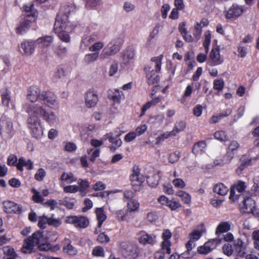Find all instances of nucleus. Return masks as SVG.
<instances>
[{
  "label": "nucleus",
  "instance_id": "1",
  "mask_svg": "<svg viewBox=\"0 0 259 259\" xmlns=\"http://www.w3.org/2000/svg\"><path fill=\"white\" fill-rule=\"evenodd\" d=\"M41 92L36 86L30 87L28 91L27 99L31 103L37 102L34 104H25L23 108L28 113L27 119L28 128L32 135L36 138L40 137L43 134L40 120L38 117L42 118L50 125L53 126L59 123V118L55 112H49L46 106L39 104Z\"/></svg>",
  "mask_w": 259,
  "mask_h": 259
},
{
  "label": "nucleus",
  "instance_id": "2",
  "mask_svg": "<svg viewBox=\"0 0 259 259\" xmlns=\"http://www.w3.org/2000/svg\"><path fill=\"white\" fill-rule=\"evenodd\" d=\"M163 57V55L152 57L151 59V63L144 67L147 82L149 85L154 84L159 81V78L157 73L161 70Z\"/></svg>",
  "mask_w": 259,
  "mask_h": 259
},
{
  "label": "nucleus",
  "instance_id": "3",
  "mask_svg": "<svg viewBox=\"0 0 259 259\" xmlns=\"http://www.w3.org/2000/svg\"><path fill=\"white\" fill-rule=\"evenodd\" d=\"M64 19H63L60 15L56 17L54 30L61 40L69 42L70 37L68 33L72 29L70 27L71 24H67L66 17Z\"/></svg>",
  "mask_w": 259,
  "mask_h": 259
},
{
  "label": "nucleus",
  "instance_id": "4",
  "mask_svg": "<svg viewBox=\"0 0 259 259\" xmlns=\"http://www.w3.org/2000/svg\"><path fill=\"white\" fill-rule=\"evenodd\" d=\"M44 241V234L40 231L35 232L32 236L24 240L23 246L21 249L23 253H31L33 251L34 247L38 243Z\"/></svg>",
  "mask_w": 259,
  "mask_h": 259
},
{
  "label": "nucleus",
  "instance_id": "5",
  "mask_svg": "<svg viewBox=\"0 0 259 259\" xmlns=\"http://www.w3.org/2000/svg\"><path fill=\"white\" fill-rule=\"evenodd\" d=\"M172 236L171 232L168 229H165L162 234L163 240L161 243V250L155 252L154 254L155 259H164V251L169 254L171 252V242L170 239Z\"/></svg>",
  "mask_w": 259,
  "mask_h": 259
},
{
  "label": "nucleus",
  "instance_id": "6",
  "mask_svg": "<svg viewBox=\"0 0 259 259\" xmlns=\"http://www.w3.org/2000/svg\"><path fill=\"white\" fill-rule=\"evenodd\" d=\"M36 18L34 16L26 15L16 28L17 34L21 35L27 32L29 29L36 30L38 26L36 23Z\"/></svg>",
  "mask_w": 259,
  "mask_h": 259
},
{
  "label": "nucleus",
  "instance_id": "7",
  "mask_svg": "<svg viewBox=\"0 0 259 259\" xmlns=\"http://www.w3.org/2000/svg\"><path fill=\"white\" fill-rule=\"evenodd\" d=\"M120 248L122 254L127 259H136L139 255L138 247L130 242H121Z\"/></svg>",
  "mask_w": 259,
  "mask_h": 259
},
{
  "label": "nucleus",
  "instance_id": "8",
  "mask_svg": "<svg viewBox=\"0 0 259 259\" xmlns=\"http://www.w3.org/2000/svg\"><path fill=\"white\" fill-rule=\"evenodd\" d=\"M242 196L243 200L240 205L241 211L243 213H251L255 217L258 216L259 211L255 207V201L250 197L246 196L244 193H242Z\"/></svg>",
  "mask_w": 259,
  "mask_h": 259
},
{
  "label": "nucleus",
  "instance_id": "9",
  "mask_svg": "<svg viewBox=\"0 0 259 259\" xmlns=\"http://www.w3.org/2000/svg\"><path fill=\"white\" fill-rule=\"evenodd\" d=\"M39 104L46 105L50 108H56L59 106V102L56 95L50 91H43L40 96Z\"/></svg>",
  "mask_w": 259,
  "mask_h": 259
},
{
  "label": "nucleus",
  "instance_id": "10",
  "mask_svg": "<svg viewBox=\"0 0 259 259\" xmlns=\"http://www.w3.org/2000/svg\"><path fill=\"white\" fill-rule=\"evenodd\" d=\"M120 46L116 39L112 40L102 50L100 57L101 59H105L111 56L116 54L119 51Z\"/></svg>",
  "mask_w": 259,
  "mask_h": 259
},
{
  "label": "nucleus",
  "instance_id": "11",
  "mask_svg": "<svg viewBox=\"0 0 259 259\" xmlns=\"http://www.w3.org/2000/svg\"><path fill=\"white\" fill-rule=\"evenodd\" d=\"M67 224L73 225L77 228H85L89 224V220L82 216H68L65 220Z\"/></svg>",
  "mask_w": 259,
  "mask_h": 259
},
{
  "label": "nucleus",
  "instance_id": "12",
  "mask_svg": "<svg viewBox=\"0 0 259 259\" xmlns=\"http://www.w3.org/2000/svg\"><path fill=\"white\" fill-rule=\"evenodd\" d=\"M131 183L135 191H139L140 187L144 182V178L140 174V169L138 166H134L133 169V174L130 176Z\"/></svg>",
  "mask_w": 259,
  "mask_h": 259
},
{
  "label": "nucleus",
  "instance_id": "13",
  "mask_svg": "<svg viewBox=\"0 0 259 259\" xmlns=\"http://www.w3.org/2000/svg\"><path fill=\"white\" fill-rule=\"evenodd\" d=\"M222 238H215L205 242L203 246L197 248V251L200 254H206L210 252L212 250L221 243Z\"/></svg>",
  "mask_w": 259,
  "mask_h": 259
},
{
  "label": "nucleus",
  "instance_id": "14",
  "mask_svg": "<svg viewBox=\"0 0 259 259\" xmlns=\"http://www.w3.org/2000/svg\"><path fill=\"white\" fill-rule=\"evenodd\" d=\"M98 102V96L96 91L90 89L85 94V104L88 108H92L97 105Z\"/></svg>",
  "mask_w": 259,
  "mask_h": 259
},
{
  "label": "nucleus",
  "instance_id": "15",
  "mask_svg": "<svg viewBox=\"0 0 259 259\" xmlns=\"http://www.w3.org/2000/svg\"><path fill=\"white\" fill-rule=\"evenodd\" d=\"M119 135H116L115 136L112 133H109L103 137V140H109L112 146L110 147L111 151L114 152L117 148L121 146L122 141L119 138Z\"/></svg>",
  "mask_w": 259,
  "mask_h": 259
},
{
  "label": "nucleus",
  "instance_id": "16",
  "mask_svg": "<svg viewBox=\"0 0 259 259\" xmlns=\"http://www.w3.org/2000/svg\"><path fill=\"white\" fill-rule=\"evenodd\" d=\"M209 57L208 64L211 66L219 65L223 62V58L220 56V49L218 48L212 49Z\"/></svg>",
  "mask_w": 259,
  "mask_h": 259
},
{
  "label": "nucleus",
  "instance_id": "17",
  "mask_svg": "<svg viewBox=\"0 0 259 259\" xmlns=\"http://www.w3.org/2000/svg\"><path fill=\"white\" fill-rule=\"evenodd\" d=\"M139 241L141 244L144 245L149 244L153 245L157 242L156 236L153 234H148L144 231H142L140 232Z\"/></svg>",
  "mask_w": 259,
  "mask_h": 259
},
{
  "label": "nucleus",
  "instance_id": "18",
  "mask_svg": "<svg viewBox=\"0 0 259 259\" xmlns=\"http://www.w3.org/2000/svg\"><path fill=\"white\" fill-rule=\"evenodd\" d=\"M36 41L31 40H24L21 42L19 50L21 52L27 55H30L33 53L35 47Z\"/></svg>",
  "mask_w": 259,
  "mask_h": 259
},
{
  "label": "nucleus",
  "instance_id": "19",
  "mask_svg": "<svg viewBox=\"0 0 259 259\" xmlns=\"http://www.w3.org/2000/svg\"><path fill=\"white\" fill-rule=\"evenodd\" d=\"M243 11L244 10L242 6L233 5L228 11L226 14V17L228 19L236 18L240 16Z\"/></svg>",
  "mask_w": 259,
  "mask_h": 259
},
{
  "label": "nucleus",
  "instance_id": "20",
  "mask_svg": "<svg viewBox=\"0 0 259 259\" xmlns=\"http://www.w3.org/2000/svg\"><path fill=\"white\" fill-rule=\"evenodd\" d=\"M99 38V35L97 33H94L89 36H85L82 37L81 44L80 49L82 50H85L92 43Z\"/></svg>",
  "mask_w": 259,
  "mask_h": 259
},
{
  "label": "nucleus",
  "instance_id": "21",
  "mask_svg": "<svg viewBox=\"0 0 259 259\" xmlns=\"http://www.w3.org/2000/svg\"><path fill=\"white\" fill-rule=\"evenodd\" d=\"M3 205L5 211L9 213L13 212L16 213H19L22 211L21 206L12 201H5Z\"/></svg>",
  "mask_w": 259,
  "mask_h": 259
},
{
  "label": "nucleus",
  "instance_id": "22",
  "mask_svg": "<svg viewBox=\"0 0 259 259\" xmlns=\"http://www.w3.org/2000/svg\"><path fill=\"white\" fill-rule=\"evenodd\" d=\"M75 9V7L73 5H69L66 6L64 7H62L61 9L57 16H58L60 15L61 17L63 19H65L64 18L66 17L67 24H70V23L68 21V15L70 14L71 12H74Z\"/></svg>",
  "mask_w": 259,
  "mask_h": 259
},
{
  "label": "nucleus",
  "instance_id": "23",
  "mask_svg": "<svg viewBox=\"0 0 259 259\" xmlns=\"http://www.w3.org/2000/svg\"><path fill=\"white\" fill-rule=\"evenodd\" d=\"M233 246L235 251L238 256H243L245 255V248L244 246V242L241 238H237L236 240H234Z\"/></svg>",
  "mask_w": 259,
  "mask_h": 259
},
{
  "label": "nucleus",
  "instance_id": "24",
  "mask_svg": "<svg viewBox=\"0 0 259 259\" xmlns=\"http://www.w3.org/2000/svg\"><path fill=\"white\" fill-rule=\"evenodd\" d=\"M23 166L27 167L29 170L32 169L33 168V162L30 160H26L24 157H21L18 159L16 167L18 170L23 171Z\"/></svg>",
  "mask_w": 259,
  "mask_h": 259
},
{
  "label": "nucleus",
  "instance_id": "25",
  "mask_svg": "<svg viewBox=\"0 0 259 259\" xmlns=\"http://www.w3.org/2000/svg\"><path fill=\"white\" fill-rule=\"evenodd\" d=\"M231 223L229 222H222L217 226L215 234L220 238V235L225 232H228L231 229Z\"/></svg>",
  "mask_w": 259,
  "mask_h": 259
},
{
  "label": "nucleus",
  "instance_id": "26",
  "mask_svg": "<svg viewBox=\"0 0 259 259\" xmlns=\"http://www.w3.org/2000/svg\"><path fill=\"white\" fill-rule=\"evenodd\" d=\"M135 56V52L132 48H128L126 49L122 53V62L124 64L128 63L133 60Z\"/></svg>",
  "mask_w": 259,
  "mask_h": 259
},
{
  "label": "nucleus",
  "instance_id": "27",
  "mask_svg": "<svg viewBox=\"0 0 259 259\" xmlns=\"http://www.w3.org/2000/svg\"><path fill=\"white\" fill-rule=\"evenodd\" d=\"M2 250H3L4 254L7 256V259H19L17 254L13 247L10 246H6L2 249H0V252Z\"/></svg>",
  "mask_w": 259,
  "mask_h": 259
},
{
  "label": "nucleus",
  "instance_id": "28",
  "mask_svg": "<svg viewBox=\"0 0 259 259\" xmlns=\"http://www.w3.org/2000/svg\"><path fill=\"white\" fill-rule=\"evenodd\" d=\"M63 251L71 255H74L77 253L76 249L71 245L70 240L67 238L64 240Z\"/></svg>",
  "mask_w": 259,
  "mask_h": 259
},
{
  "label": "nucleus",
  "instance_id": "29",
  "mask_svg": "<svg viewBox=\"0 0 259 259\" xmlns=\"http://www.w3.org/2000/svg\"><path fill=\"white\" fill-rule=\"evenodd\" d=\"M239 147V144L236 141H232L230 142L228 147L226 154L227 155L232 156V159L233 158L234 154Z\"/></svg>",
  "mask_w": 259,
  "mask_h": 259
},
{
  "label": "nucleus",
  "instance_id": "30",
  "mask_svg": "<svg viewBox=\"0 0 259 259\" xmlns=\"http://www.w3.org/2000/svg\"><path fill=\"white\" fill-rule=\"evenodd\" d=\"M78 184L79 187V192H80L81 196H84L87 193V190L89 187L90 183L89 181L85 179H79L78 180Z\"/></svg>",
  "mask_w": 259,
  "mask_h": 259
},
{
  "label": "nucleus",
  "instance_id": "31",
  "mask_svg": "<svg viewBox=\"0 0 259 259\" xmlns=\"http://www.w3.org/2000/svg\"><path fill=\"white\" fill-rule=\"evenodd\" d=\"M96 213L98 221V226L100 228L103 222L106 219L107 217L103 208H97L96 210Z\"/></svg>",
  "mask_w": 259,
  "mask_h": 259
},
{
  "label": "nucleus",
  "instance_id": "32",
  "mask_svg": "<svg viewBox=\"0 0 259 259\" xmlns=\"http://www.w3.org/2000/svg\"><path fill=\"white\" fill-rule=\"evenodd\" d=\"M232 156L227 155L226 154L222 158L215 159L213 163L215 166H223L229 164L232 160Z\"/></svg>",
  "mask_w": 259,
  "mask_h": 259
},
{
  "label": "nucleus",
  "instance_id": "33",
  "mask_svg": "<svg viewBox=\"0 0 259 259\" xmlns=\"http://www.w3.org/2000/svg\"><path fill=\"white\" fill-rule=\"evenodd\" d=\"M228 188L223 183H219L216 184L213 188V192L220 195L224 196L227 194L228 192Z\"/></svg>",
  "mask_w": 259,
  "mask_h": 259
},
{
  "label": "nucleus",
  "instance_id": "34",
  "mask_svg": "<svg viewBox=\"0 0 259 259\" xmlns=\"http://www.w3.org/2000/svg\"><path fill=\"white\" fill-rule=\"evenodd\" d=\"M206 146L205 142L200 141L193 146L192 152L195 155L201 154L204 151Z\"/></svg>",
  "mask_w": 259,
  "mask_h": 259
},
{
  "label": "nucleus",
  "instance_id": "35",
  "mask_svg": "<svg viewBox=\"0 0 259 259\" xmlns=\"http://www.w3.org/2000/svg\"><path fill=\"white\" fill-rule=\"evenodd\" d=\"M54 52L58 56H64L67 53V48L62 44L57 45L54 46Z\"/></svg>",
  "mask_w": 259,
  "mask_h": 259
},
{
  "label": "nucleus",
  "instance_id": "36",
  "mask_svg": "<svg viewBox=\"0 0 259 259\" xmlns=\"http://www.w3.org/2000/svg\"><path fill=\"white\" fill-rule=\"evenodd\" d=\"M160 177L161 176L159 172L154 174L152 176H148L147 178V183L152 187H156L158 184V181L160 180Z\"/></svg>",
  "mask_w": 259,
  "mask_h": 259
},
{
  "label": "nucleus",
  "instance_id": "37",
  "mask_svg": "<svg viewBox=\"0 0 259 259\" xmlns=\"http://www.w3.org/2000/svg\"><path fill=\"white\" fill-rule=\"evenodd\" d=\"M127 210L129 212L137 211L139 209L140 204L136 199L130 200L127 203Z\"/></svg>",
  "mask_w": 259,
  "mask_h": 259
},
{
  "label": "nucleus",
  "instance_id": "38",
  "mask_svg": "<svg viewBox=\"0 0 259 259\" xmlns=\"http://www.w3.org/2000/svg\"><path fill=\"white\" fill-rule=\"evenodd\" d=\"M35 41L38 44H42V47H48L52 43L53 37L51 36H46L38 38Z\"/></svg>",
  "mask_w": 259,
  "mask_h": 259
},
{
  "label": "nucleus",
  "instance_id": "39",
  "mask_svg": "<svg viewBox=\"0 0 259 259\" xmlns=\"http://www.w3.org/2000/svg\"><path fill=\"white\" fill-rule=\"evenodd\" d=\"M46 238L44 236V241L40 243H38L37 245H38L39 249L42 251H48L50 249L53 250L54 251L56 250H58L59 249V246H55L53 249L51 248V245L50 243H45Z\"/></svg>",
  "mask_w": 259,
  "mask_h": 259
},
{
  "label": "nucleus",
  "instance_id": "40",
  "mask_svg": "<svg viewBox=\"0 0 259 259\" xmlns=\"http://www.w3.org/2000/svg\"><path fill=\"white\" fill-rule=\"evenodd\" d=\"M60 180L62 181H67L69 183H72L77 181V179L74 175L71 173L63 172L60 177Z\"/></svg>",
  "mask_w": 259,
  "mask_h": 259
},
{
  "label": "nucleus",
  "instance_id": "41",
  "mask_svg": "<svg viewBox=\"0 0 259 259\" xmlns=\"http://www.w3.org/2000/svg\"><path fill=\"white\" fill-rule=\"evenodd\" d=\"M2 103L4 105L8 107L11 101L10 92L7 89L5 90L2 93Z\"/></svg>",
  "mask_w": 259,
  "mask_h": 259
},
{
  "label": "nucleus",
  "instance_id": "42",
  "mask_svg": "<svg viewBox=\"0 0 259 259\" xmlns=\"http://www.w3.org/2000/svg\"><path fill=\"white\" fill-rule=\"evenodd\" d=\"M65 76V71L63 68H57L52 75V79L57 82Z\"/></svg>",
  "mask_w": 259,
  "mask_h": 259
},
{
  "label": "nucleus",
  "instance_id": "43",
  "mask_svg": "<svg viewBox=\"0 0 259 259\" xmlns=\"http://www.w3.org/2000/svg\"><path fill=\"white\" fill-rule=\"evenodd\" d=\"M99 57V53L95 52L88 54L84 57V61L87 64H90L96 61Z\"/></svg>",
  "mask_w": 259,
  "mask_h": 259
},
{
  "label": "nucleus",
  "instance_id": "44",
  "mask_svg": "<svg viewBox=\"0 0 259 259\" xmlns=\"http://www.w3.org/2000/svg\"><path fill=\"white\" fill-rule=\"evenodd\" d=\"M129 212L128 210H124L123 209L117 210L115 212V214L116 215V218L118 220L120 221H127V215Z\"/></svg>",
  "mask_w": 259,
  "mask_h": 259
},
{
  "label": "nucleus",
  "instance_id": "45",
  "mask_svg": "<svg viewBox=\"0 0 259 259\" xmlns=\"http://www.w3.org/2000/svg\"><path fill=\"white\" fill-rule=\"evenodd\" d=\"M186 127V123L184 121H180L177 122L174 125L173 132H175V135L182 131H183Z\"/></svg>",
  "mask_w": 259,
  "mask_h": 259
},
{
  "label": "nucleus",
  "instance_id": "46",
  "mask_svg": "<svg viewBox=\"0 0 259 259\" xmlns=\"http://www.w3.org/2000/svg\"><path fill=\"white\" fill-rule=\"evenodd\" d=\"M23 9L26 13H30L29 14H27V15L36 17L35 10L34 8V5L32 3L25 5L23 6Z\"/></svg>",
  "mask_w": 259,
  "mask_h": 259
},
{
  "label": "nucleus",
  "instance_id": "47",
  "mask_svg": "<svg viewBox=\"0 0 259 259\" xmlns=\"http://www.w3.org/2000/svg\"><path fill=\"white\" fill-rule=\"evenodd\" d=\"M123 97V93L122 91H119L118 90H115L113 92L111 96V99L113 102L119 103Z\"/></svg>",
  "mask_w": 259,
  "mask_h": 259
},
{
  "label": "nucleus",
  "instance_id": "48",
  "mask_svg": "<svg viewBox=\"0 0 259 259\" xmlns=\"http://www.w3.org/2000/svg\"><path fill=\"white\" fill-rule=\"evenodd\" d=\"M175 136V132H173L172 130L170 132H165L156 138V144H159L160 142L164 141L169 137H174Z\"/></svg>",
  "mask_w": 259,
  "mask_h": 259
},
{
  "label": "nucleus",
  "instance_id": "49",
  "mask_svg": "<svg viewBox=\"0 0 259 259\" xmlns=\"http://www.w3.org/2000/svg\"><path fill=\"white\" fill-rule=\"evenodd\" d=\"M177 196L182 198V200L186 204H189L191 202V196L186 192L182 191L177 193Z\"/></svg>",
  "mask_w": 259,
  "mask_h": 259
},
{
  "label": "nucleus",
  "instance_id": "50",
  "mask_svg": "<svg viewBox=\"0 0 259 259\" xmlns=\"http://www.w3.org/2000/svg\"><path fill=\"white\" fill-rule=\"evenodd\" d=\"M215 139L219 140L221 141H226L229 139L228 137L226 134L225 132L222 131L216 132L214 134Z\"/></svg>",
  "mask_w": 259,
  "mask_h": 259
},
{
  "label": "nucleus",
  "instance_id": "51",
  "mask_svg": "<svg viewBox=\"0 0 259 259\" xmlns=\"http://www.w3.org/2000/svg\"><path fill=\"white\" fill-rule=\"evenodd\" d=\"M46 176V172L42 168H39L34 175V178L38 181H42Z\"/></svg>",
  "mask_w": 259,
  "mask_h": 259
},
{
  "label": "nucleus",
  "instance_id": "52",
  "mask_svg": "<svg viewBox=\"0 0 259 259\" xmlns=\"http://www.w3.org/2000/svg\"><path fill=\"white\" fill-rule=\"evenodd\" d=\"M258 157H249V156H244L242 158V161L244 165H245L246 166L250 165L253 164L257 159Z\"/></svg>",
  "mask_w": 259,
  "mask_h": 259
},
{
  "label": "nucleus",
  "instance_id": "53",
  "mask_svg": "<svg viewBox=\"0 0 259 259\" xmlns=\"http://www.w3.org/2000/svg\"><path fill=\"white\" fill-rule=\"evenodd\" d=\"M54 214H52L51 217L49 218V225L58 227L62 224V221L60 219L54 218Z\"/></svg>",
  "mask_w": 259,
  "mask_h": 259
},
{
  "label": "nucleus",
  "instance_id": "54",
  "mask_svg": "<svg viewBox=\"0 0 259 259\" xmlns=\"http://www.w3.org/2000/svg\"><path fill=\"white\" fill-rule=\"evenodd\" d=\"M31 192L33 193L32 200L35 202L39 203L44 201V199L43 197L39 194V192H38L35 189H32Z\"/></svg>",
  "mask_w": 259,
  "mask_h": 259
},
{
  "label": "nucleus",
  "instance_id": "55",
  "mask_svg": "<svg viewBox=\"0 0 259 259\" xmlns=\"http://www.w3.org/2000/svg\"><path fill=\"white\" fill-rule=\"evenodd\" d=\"M47 224H49V217L46 215L40 217L38 223L39 227L41 229L45 228Z\"/></svg>",
  "mask_w": 259,
  "mask_h": 259
},
{
  "label": "nucleus",
  "instance_id": "56",
  "mask_svg": "<svg viewBox=\"0 0 259 259\" xmlns=\"http://www.w3.org/2000/svg\"><path fill=\"white\" fill-rule=\"evenodd\" d=\"M159 33V26H156L154 27L153 30L150 33L149 37L147 39V43L148 45L151 44L153 42V39Z\"/></svg>",
  "mask_w": 259,
  "mask_h": 259
},
{
  "label": "nucleus",
  "instance_id": "57",
  "mask_svg": "<svg viewBox=\"0 0 259 259\" xmlns=\"http://www.w3.org/2000/svg\"><path fill=\"white\" fill-rule=\"evenodd\" d=\"M104 47V44L102 41L95 42L94 45L90 46L89 50L91 52L99 51Z\"/></svg>",
  "mask_w": 259,
  "mask_h": 259
},
{
  "label": "nucleus",
  "instance_id": "58",
  "mask_svg": "<svg viewBox=\"0 0 259 259\" xmlns=\"http://www.w3.org/2000/svg\"><path fill=\"white\" fill-rule=\"evenodd\" d=\"M222 249L224 254L228 256L231 255L234 251L232 246L229 243L225 244L222 247Z\"/></svg>",
  "mask_w": 259,
  "mask_h": 259
},
{
  "label": "nucleus",
  "instance_id": "59",
  "mask_svg": "<svg viewBox=\"0 0 259 259\" xmlns=\"http://www.w3.org/2000/svg\"><path fill=\"white\" fill-rule=\"evenodd\" d=\"M92 254L93 255L96 256H104V249L101 246H96L93 249Z\"/></svg>",
  "mask_w": 259,
  "mask_h": 259
},
{
  "label": "nucleus",
  "instance_id": "60",
  "mask_svg": "<svg viewBox=\"0 0 259 259\" xmlns=\"http://www.w3.org/2000/svg\"><path fill=\"white\" fill-rule=\"evenodd\" d=\"M101 4V0H87V7L91 9L96 8Z\"/></svg>",
  "mask_w": 259,
  "mask_h": 259
},
{
  "label": "nucleus",
  "instance_id": "61",
  "mask_svg": "<svg viewBox=\"0 0 259 259\" xmlns=\"http://www.w3.org/2000/svg\"><path fill=\"white\" fill-rule=\"evenodd\" d=\"M97 240L101 243H107L109 242L110 238L105 233H101L98 235Z\"/></svg>",
  "mask_w": 259,
  "mask_h": 259
},
{
  "label": "nucleus",
  "instance_id": "62",
  "mask_svg": "<svg viewBox=\"0 0 259 259\" xmlns=\"http://www.w3.org/2000/svg\"><path fill=\"white\" fill-rule=\"evenodd\" d=\"M79 187L76 185H69L64 188V191L66 193H75L79 191Z\"/></svg>",
  "mask_w": 259,
  "mask_h": 259
},
{
  "label": "nucleus",
  "instance_id": "63",
  "mask_svg": "<svg viewBox=\"0 0 259 259\" xmlns=\"http://www.w3.org/2000/svg\"><path fill=\"white\" fill-rule=\"evenodd\" d=\"M233 187L239 193H242L246 188L245 183L241 181H239L236 185Z\"/></svg>",
  "mask_w": 259,
  "mask_h": 259
},
{
  "label": "nucleus",
  "instance_id": "64",
  "mask_svg": "<svg viewBox=\"0 0 259 259\" xmlns=\"http://www.w3.org/2000/svg\"><path fill=\"white\" fill-rule=\"evenodd\" d=\"M17 161V157L15 155L11 154L8 157L7 164L10 166H16Z\"/></svg>",
  "mask_w": 259,
  "mask_h": 259
}]
</instances>
